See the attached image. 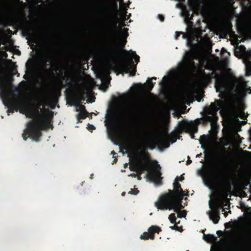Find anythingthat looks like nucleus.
I'll use <instances>...</instances> for the list:
<instances>
[{
    "label": "nucleus",
    "instance_id": "49",
    "mask_svg": "<svg viewBox=\"0 0 251 251\" xmlns=\"http://www.w3.org/2000/svg\"><path fill=\"white\" fill-rule=\"evenodd\" d=\"M250 192L251 194V185H250Z\"/></svg>",
    "mask_w": 251,
    "mask_h": 251
},
{
    "label": "nucleus",
    "instance_id": "4",
    "mask_svg": "<svg viewBox=\"0 0 251 251\" xmlns=\"http://www.w3.org/2000/svg\"><path fill=\"white\" fill-rule=\"evenodd\" d=\"M53 126L47 117L42 119L35 120L33 122L30 123L22 134L23 139L26 140L28 136H30L35 141H38L39 139L42 136L41 130H45Z\"/></svg>",
    "mask_w": 251,
    "mask_h": 251
},
{
    "label": "nucleus",
    "instance_id": "51",
    "mask_svg": "<svg viewBox=\"0 0 251 251\" xmlns=\"http://www.w3.org/2000/svg\"><path fill=\"white\" fill-rule=\"evenodd\" d=\"M163 79H164L166 78V76H164L163 77Z\"/></svg>",
    "mask_w": 251,
    "mask_h": 251
},
{
    "label": "nucleus",
    "instance_id": "28",
    "mask_svg": "<svg viewBox=\"0 0 251 251\" xmlns=\"http://www.w3.org/2000/svg\"><path fill=\"white\" fill-rule=\"evenodd\" d=\"M193 19V16H191L189 20H185V21L188 26L191 27L193 25V23L191 21Z\"/></svg>",
    "mask_w": 251,
    "mask_h": 251
},
{
    "label": "nucleus",
    "instance_id": "54",
    "mask_svg": "<svg viewBox=\"0 0 251 251\" xmlns=\"http://www.w3.org/2000/svg\"><path fill=\"white\" fill-rule=\"evenodd\" d=\"M192 63L193 65H194V62H193V61H192Z\"/></svg>",
    "mask_w": 251,
    "mask_h": 251
},
{
    "label": "nucleus",
    "instance_id": "52",
    "mask_svg": "<svg viewBox=\"0 0 251 251\" xmlns=\"http://www.w3.org/2000/svg\"><path fill=\"white\" fill-rule=\"evenodd\" d=\"M59 68H57L56 70H55V71H59Z\"/></svg>",
    "mask_w": 251,
    "mask_h": 251
},
{
    "label": "nucleus",
    "instance_id": "40",
    "mask_svg": "<svg viewBox=\"0 0 251 251\" xmlns=\"http://www.w3.org/2000/svg\"><path fill=\"white\" fill-rule=\"evenodd\" d=\"M192 163V161L190 159H188L186 162V164L189 165Z\"/></svg>",
    "mask_w": 251,
    "mask_h": 251
},
{
    "label": "nucleus",
    "instance_id": "29",
    "mask_svg": "<svg viewBox=\"0 0 251 251\" xmlns=\"http://www.w3.org/2000/svg\"><path fill=\"white\" fill-rule=\"evenodd\" d=\"M126 36L125 37V39L124 40L122 41L121 42V44H120V45L122 48L125 47V46L126 44V36H128V33L126 32Z\"/></svg>",
    "mask_w": 251,
    "mask_h": 251
},
{
    "label": "nucleus",
    "instance_id": "7",
    "mask_svg": "<svg viewBox=\"0 0 251 251\" xmlns=\"http://www.w3.org/2000/svg\"><path fill=\"white\" fill-rule=\"evenodd\" d=\"M117 23L115 22L110 26V36L113 41V44H110L102 49V52L109 56H113L117 55L118 50L116 45V41L118 39L120 31L117 29Z\"/></svg>",
    "mask_w": 251,
    "mask_h": 251
},
{
    "label": "nucleus",
    "instance_id": "11",
    "mask_svg": "<svg viewBox=\"0 0 251 251\" xmlns=\"http://www.w3.org/2000/svg\"><path fill=\"white\" fill-rule=\"evenodd\" d=\"M156 144L159 148H167L170 146V141L164 137L156 139Z\"/></svg>",
    "mask_w": 251,
    "mask_h": 251
},
{
    "label": "nucleus",
    "instance_id": "25",
    "mask_svg": "<svg viewBox=\"0 0 251 251\" xmlns=\"http://www.w3.org/2000/svg\"><path fill=\"white\" fill-rule=\"evenodd\" d=\"M137 112H138V117L139 119H141L143 118V114L144 113V109L142 106H138L137 107Z\"/></svg>",
    "mask_w": 251,
    "mask_h": 251
},
{
    "label": "nucleus",
    "instance_id": "20",
    "mask_svg": "<svg viewBox=\"0 0 251 251\" xmlns=\"http://www.w3.org/2000/svg\"><path fill=\"white\" fill-rule=\"evenodd\" d=\"M204 239L208 242H213L216 239V238L213 235L207 234L206 235H204Z\"/></svg>",
    "mask_w": 251,
    "mask_h": 251
},
{
    "label": "nucleus",
    "instance_id": "45",
    "mask_svg": "<svg viewBox=\"0 0 251 251\" xmlns=\"http://www.w3.org/2000/svg\"><path fill=\"white\" fill-rule=\"evenodd\" d=\"M117 159L115 158L114 159V160L113 161V164L117 162Z\"/></svg>",
    "mask_w": 251,
    "mask_h": 251
},
{
    "label": "nucleus",
    "instance_id": "34",
    "mask_svg": "<svg viewBox=\"0 0 251 251\" xmlns=\"http://www.w3.org/2000/svg\"><path fill=\"white\" fill-rule=\"evenodd\" d=\"M182 33L181 32L176 31V34H175V38L176 39H177L178 38V37H179L180 34H182Z\"/></svg>",
    "mask_w": 251,
    "mask_h": 251
},
{
    "label": "nucleus",
    "instance_id": "6",
    "mask_svg": "<svg viewBox=\"0 0 251 251\" xmlns=\"http://www.w3.org/2000/svg\"><path fill=\"white\" fill-rule=\"evenodd\" d=\"M215 78V87L217 91L225 90L227 85V79L225 75L215 73L213 72L210 74H206L203 71L201 73V81L205 85H208L212 82V79Z\"/></svg>",
    "mask_w": 251,
    "mask_h": 251
},
{
    "label": "nucleus",
    "instance_id": "36",
    "mask_svg": "<svg viewBox=\"0 0 251 251\" xmlns=\"http://www.w3.org/2000/svg\"><path fill=\"white\" fill-rule=\"evenodd\" d=\"M129 176H131L134 177H136L137 176V174L132 173L128 175Z\"/></svg>",
    "mask_w": 251,
    "mask_h": 251
},
{
    "label": "nucleus",
    "instance_id": "55",
    "mask_svg": "<svg viewBox=\"0 0 251 251\" xmlns=\"http://www.w3.org/2000/svg\"><path fill=\"white\" fill-rule=\"evenodd\" d=\"M154 149V147H152L151 148V149Z\"/></svg>",
    "mask_w": 251,
    "mask_h": 251
},
{
    "label": "nucleus",
    "instance_id": "21",
    "mask_svg": "<svg viewBox=\"0 0 251 251\" xmlns=\"http://www.w3.org/2000/svg\"><path fill=\"white\" fill-rule=\"evenodd\" d=\"M25 32L30 37H35L36 36V33L31 28H27L25 30Z\"/></svg>",
    "mask_w": 251,
    "mask_h": 251
},
{
    "label": "nucleus",
    "instance_id": "5",
    "mask_svg": "<svg viewBox=\"0 0 251 251\" xmlns=\"http://www.w3.org/2000/svg\"><path fill=\"white\" fill-rule=\"evenodd\" d=\"M123 55L126 59V61L116 65L114 66V71L117 75L129 73V75L134 76L136 72V68L135 66L132 65V60L134 58L135 61L138 63L139 62L140 57L136 54L135 51L132 50H123Z\"/></svg>",
    "mask_w": 251,
    "mask_h": 251
},
{
    "label": "nucleus",
    "instance_id": "14",
    "mask_svg": "<svg viewBox=\"0 0 251 251\" xmlns=\"http://www.w3.org/2000/svg\"><path fill=\"white\" fill-rule=\"evenodd\" d=\"M156 77H152L151 78H148L146 83L144 84V85L145 86L146 88V91L148 92H150L152 88L154 87V85L155 84L153 83L151 80H156Z\"/></svg>",
    "mask_w": 251,
    "mask_h": 251
},
{
    "label": "nucleus",
    "instance_id": "19",
    "mask_svg": "<svg viewBox=\"0 0 251 251\" xmlns=\"http://www.w3.org/2000/svg\"><path fill=\"white\" fill-rule=\"evenodd\" d=\"M88 112H79V113L76 115V118L77 120L80 122V120L85 119L88 116Z\"/></svg>",
    "mask_w": 251,
    "mask_h": 251
},
{
    "label": "nucleus",
    "instance_id": "27",
    "mask_svg": "<svg viewBox=\"0 0 251 251\" xmlns=\"http://www.w3.org/2000/svg\"><path fill=\"white\" fill-rule=\"evenodd\" d=\"M139 192V191L138 190L137 188H133L131 189L130 191L128 192V194L136 195H137Z\"/></svg>",
    "mask_w": 251,
    "mask_h": 251
},
{
    "label": "nucleus",
    "instance_id": "38",
    "mask_svg": "<svg viewBox=\"0 0 251 251\" xmlns=\"http://www.w3.org/2000/svg\"><path fill=\"white\" fill-rule=\"evenodd\" d=\"M111 154H112L113 155L114 158H116V156H115V155H116L117 153H116L114 151H111Z\"/></svg>",
    "mask_w": 251,
    "mask_h": 251
},
{
    "label": "nucleus",
    "instance_id": "41",
    "mask_svg": "<svg viewBox=\"0 0 251 251\" xmlns=\"http://www.w3.org/2000/svg\"><path fill=\"white\" fill-rule=\"evenodd\" d=\"M130 3H131L130 1L129 0H128V1H127V3H126V5H125V6H126V7H129V4H130Z\"/></svg>",
    "mask_w": 251,
    "mask_h": 251
},
{
    "label": "nucleus",
    "instance_id": "35",
    "mask_svg": "<svg viewBox=\"0 0 251 251\" xmlns=\"http://www.w3.org/2000/svg\"><path fill=\"white\" fill-rule=\"evenodd\" d=\"M250 181H251L250 179H249L248 180L245 181L244 182V185L246 186H248V184H250V183H251Z\"/></svg>",
    "mask_w": 251,
    "mask_h": 251
},
{
    "label": "nucleus",
    "instance_id": "1",
    "mask_svg": "<svg viewBox=\"0 0 251 251\" xmlns=\"http://www.w3.org/2000/svg\"><path fill=\"white\" fill-rule=\"evenodd\" d=\"M226 102L222 100H215L214 102L211 103L209 107L204 108L205 115L200 119H197L195 122H191L189 124H184L182 128L186 132L189 133L192 139L195 138L194 134L198 130V124H200L203 125H206L208 123H210L211 126H213L218 120L217 113L219 110H225Z\"/></svg>",
    "mask_w": 251,
    "mask_h": 251
},
{
    "label": "nucleus",
    "instance_id": "9",
    "mask_svg": "<svg viewBox=\"0 0 251 251\" xmlns=\"http://www.w3.org/2000/svg\"><path fill=\"white\" fill-rule=\"evenodd\" d=\"M220 210L218 207L213 208L211 211L208 212L209 218L214 224L218 223L220 219Z\"/></svg>",
    "mask_w": 251,
    "mask_h": 251
},
{
    "label": "nucleus",
    "instance_id": "39",
    "mask_svg": "<svg viewBox=\"0 0 251 251\" xmlns=\"http://www.w3.org/2000/svg\"><path fill=\"white\" fill-rule=\"evenodd\" d=\"M120 0V3L121 4L126 5V3H124V0Z\"/></svg>",
    "mask_w": 251,
    "mask_h": 251
},
{
    "label": "nucleus",
    "instance_id": "12",
    "mask_svg": "<svg viewBox=\"0 0 251 251\" xmlns=\"http://www.w3.org/2000/svg\"><path fill=\"white\" fill-rule=\"evenodd\" d=\"M161 228L157 226H151L149 228L148 231H149L151 236L150 239L153 240L154 239V234L159 233L161 231Z\"/></svg>",
    "mask_w": 251,
    "mask_h": 251
},
{
    "label": "nucleus",
    "instance_id": "24",
    "mask_svg": "<svg viewBox=\"0 0 251 251\" xmlns=\"http://www.w3.org/2000/svg\"><path fill=\"white\" fill-rule=\"evenodd\" d=\"M76 111L83 112H88L85 109V106L84 105L81 104H78L76 105Z\"/></svg>",
    "mask_w": 251,
    "mask_h": 251
},
{
    "label": "nucleus",
    "instance_id": "22",
    "mask_svg": "<svg viewBox=\"0 0 251 251\" xmlns=\"http://www.w3.org/2000/svg\"><path fill=\"white\" fill-rule=\"evenodd\" d=\"M181 209H180L177 212H176V213H177V217L179 218L185 217L186 216V214H187V212H186V210H183L181 211Z\"/></svg>",
    "mask_w": 251,
    "mask_h": 251
},
{
    "label": "nucleus",
    "instance_id": "26",
    "mask_svg": "<svg viewBox=\"0 0 251 251\" xmlns=\"http://www.w3.org/2000/svg\"><path fill=\"white\" fill-rule=\"evenodd\" d=\"M150 236L151 235L148 231V232H144L143 234L141 235L140 238L141 239L148 240L150 239Z\"/></svg>",
    "mask_w": 251,
    "mask_h": 251
},
{
    "label": "nucleus",
    "instance_id": "33",
    "mask_svg": "<svg viewBox=\"0 0 251 251\" xmlns=\"http://www.w3.org/2000/svg\"><path fill=\"white\" fill-rule=\"evenodd\" d=\"M170 228L173 230H179V227H178V226L176 225H174L173 226H170Z\"/></svg>",
    "mask_w": 251,
    "mask_h": 251
},
{
    "label": "nucleus",
    "instance_id": "57",
    "mask_svg": "<svg viewBox=\"0 0 251 251\" xmlns=\"http://www.w3.org/2000/svg\"><path fill=\"white\" fill-rule=\"evenodd\" d=\"M41 105H42V104H40L39 105V106H41Z\"/></svg>",
    "mask_w": 251,
    "mask_h": 251
},
{
    "label": "nucleus",
    "instance_id": "15",
    "mask_svg": "<svg viewBox=\"0 0 251 251\" xmlns=\"http://www.w3.org/2000/svg\"><path fill=\"white\" fill-rule=\"evenodd\" d=\"M129 169L131 171H134V172H139V170L142 171H145L147 170L148 171L149 170V167L148 165H145L143 166H138L137 165H134V166H130Z\"/></svg>",
    "mask_w": 251,
    "mask_h": 251
},
{
    "label": "nucleus",
    "instance_id": "2",
    "mask_svg": "<svg viewBox=\"0 0 251 251\" xmlns=\"http://www.w3.org/2000/svg\"><path fill=\"white\" fill-rule=\"evenodd\" d=\"M173 187L174 190H169L168 193L160 196L158 201L155 202V206L158 209H173L174 212H177L184 207L182 205V201L184 196L188 195V191L185 193L180 184L177 181L174 182Z\"/></svg>",
    "mask_w": 251,
    "mask_h": 251
},
{
    "label": "nucleus",
    "instance_id": "47",
    "mask_svg": "<svg viewBox=\"0 0 251 251\" xmlns=\"http://www.w3.org/2000/svg\"><path fill=\"white\" fill-rule=\"evenodd\" d=\"M237 178V176H236V175L235 174V173H234V178Z\"/></svg>",
    "mask_w": 251,
    "mask_h": 251
},
{
    "label": "nucleus",
    "instance_id": "17",
    "mask_svg": "<svg viewBox=\"0 0 251 251\" xmlns=\"http://www.w3.org/2000/svg\"><path fill=\"white\" fill-rule=\"evenodd\" d=\"M106 120L110 125H114L115 122V117L112 113H111L107 116Z\"/></svg>",
    "mask_w": 251,
    "mask_h": 251
},
{
    "label": "nucleus",
    "instance_id": "31",
    "mask_svg": "<svg viewBox=\"0 0 251 251\" xmlns=\"http://www.w3.org/2000/svg\"><path fill=\"white\" fill-rule=\"evenodd\" d=\"M144 171H142V170H139V172H137V176L136 177H137V178L138 180H141V175L142 174V173H143Z\"/></svg>",
    "mask_w": 251,
    "mask_h": 251
},
{
    "label": "nucleus",
    "instance_id": "30",
    "mask_svg": "<svg viewBox=\"0 0 251 251\" xmlns=\"http://www.w3.org/2000/svg\"><path fill=\"white\" fill-rule=\"evenodd\" d=\"M184 179V176H181L179 177H176L175 179V181L178 182V181H182Z\"/></svg>",
    "mask_w": 251,
    "mask_h": 251
},
{
    "label": "nucleus",
    "instance_id": "46",
    "mask_svg": "<svg viewBox=\"0 0 251 251\" xmlns=\"http://www.w3.org/2000/svg\"><path fill=\"white\" fill-rule=\"evenodd\" d=\"M127 165H128L127 163H126V164H125V165H124V168H126L127 167Z\"/></svg>",
    "mask_w": 251,
    "mask_h": 251
},
{
    "label": "nucleus",
    "instance_id": "32",
    "mask_svg": "<svg viewBox=\"0 0 251 251\" xmlns=\"http://www.w3.org/2000/svg\"><path fill=\"white\" fill-rule=\"evenodd\" d=\"M158 18L162 22H164V17L162 15L158 14Z\"/></svg>",
    "mask_w": 251,
    "mask_h": 251
},
{
    "label": "nucleus",
    "instance_id": "16",
    "mask_svg": "<svg viewBox=\"0 0 251 251\" xmlns=\"http://www.w3.org/2000/svg\"><path fill=\"white\" fill-rule=\"evenodd\" d=\"M119 119L122 122L120 127L123 129H126L127 126L126 124V117L124 115H122L119 117Z\"/></svg>",
    "mask_w": 251,
    "mask_h": 251
},
{
    "label": "nucleus",
    "instance_id": "37",
    "mask_svg": "<svg viewBox=\"0 0 251 251\" xmlns=\"http://www.w3.org/2000/svg\"><path fill=\"white\" fill-rule=\"evenodd\" d=\"M95 128V127H94V126L93 125H89L88 129L89 130H90V129H94Z\"/></svg>",
    "mask_w": 251,
    "mask_h": 251
},
{
    "label": "nucleus",
    "instance_id": "48",
    "mask_svg": "<svg viewBox=\"0 0 251 251\" xmlns=\"http://www.w3.org/2000/svg\"><path fill=\"white\" fill-rule=\"evenodd\" d=\"M224 215H225V217H226V216H227V213H226V212H225V213H224Z\"/></svg>",
    "mask_w": 251,
    "mask_h": 251
},
{
    "label": "nucleus",
    "instance_id": "10",
    "mask_svg": "<svg viewBox=\"0 0 251 251\" xmlns=\"http://www.w3.org/2000/svg\"><path fill=\"white\" fill-rule=\"evenodd\" d=\"M161 167L159 165L157 164L153 169L151 172L149 173V176L151 179L155 182H157L159 178L161 176V173L160 172Z\"/></svg>",
    "mask_w": 251,
    "mask_h": 251
},
{
    "label": "nucleus",
    "instance_id": "50",
    "mask_svg": "<svg viewBox=\"0 0 251 251\" xmlns=\"http://www.w3.org/2000/svg\"><path fill=\"white\" fill-rule=\"evenodd\" d=\"M69 67H68V65H67V66L65 68V69H67V70L68 69Z\"/></svg>",
    "mask_w": 251,
    "mask_h": 251
},
{
    "label": "nucleus",
    "instance_id": "3",
    "mask_svg": "<svg viewBox=\"0 0 251 251\" xmlns=\"http://www.w3.org/2000/svg\"><path fill=\"white\" fill-rule=\"evenodd\" d=\"M214 162L216 164H220V167L216 168L217 171H220V178L221 180L224 183V188L227 191H230L231 188V185L234 184L233 177H231L229 176V174L227 173L230 170L231 165L233 161L228 155L225 151H219L217 152V155L214 158Z\"/></svg>",
    "mask_w": 251,
    "mask_h": 251
},
{
    "label": "nucleus",
    "instance_id": "23",
    "mask_svg": "<svg viewBox=\"0 0 251 251\" xmlns=\"http://www.w3.org/2000/svg\"><path fill=\"white\" fill-rule=\"evenodd\" d=\"M168 218H169V220H170V222L172 224H177L176 222V218L175 214H174V213L171 214L169 216Z\"/></svg>",
    "mask_w": 251,
    "mask_h": 251
},
{
    "label": "nucleus",
    "instance_id": "13",
    "mask_svg": "<svg viewBox=\"0 0 251 251\" xmlns=\"http://www.w3.org/2000/svg\"><path fill=\"white\" fill-rule=\"evenodd\" d=\"M70 72L69 70H67L64 74L63 72H60V74L59 75L60 79L58 82V85L60 87L63 86V81L68 80V77L69 75L70 74Z\"/></svg>",
    "mask_w": 251,
    "mask_h": 251
},
{
    "label": "nucleus",
    "instance_id": "44",
    "mask_svg": "<svg viewBox=\"0 0 251 251\" xmlns=\"http://www.w3.org/2000/svg\"><path fill=\"white\" fill-rule=\"evenodd\" d=\"M29 68H30V69L31 70V71H32L33 70V66H30Z\"/></svg>",
    "mask_w": 251,
    "mask_h": 251
},
{
    "label": "nucleus",
    "instance_id": "18",
    "mask_svg": "<svg viewBox=\"0 0 251 251\" xmlns=\"http://www.w3.org/2000/svg\"><path fill=\"white\" fill-rule=\"evenodd\" d=\"M168 136L170 139V141L172 144L176 142L177 139L176 134L173 132H172L170 134H168ZM180 137V136H179L178 139H179Z\"/></svg>",
    "mask_w": 251,
    "mask_h": 251
},
{
    "label": "nucleus",
    "instance_id": "43",
    "mask_svg": "<svg viewBox=\"0 0 251 251\" xmlns=\"http://www.w3.org/2000/svg\"><path fill=\"white\" fill-rule=\"evenodd\" d=\"M121 195L122 196H125L126 195V192H122Z\"/></svg>",
    "mask_w": 251,
    "mask_h": 251
},
{
    "label": "nucleus",
    "instance_id": "42",
    "mask_svg": "<svg viewBox=\"0 0 251 251\" xmlns=\"http://www.w3.org/2000/svg\"><path fill=\"white\" fill-rule=\"evenodd\" d=\"M250 239H251V240H249L250 242H249V245L250 246V247H251V238Z\"/></svg>",
    "mask_w": 251,
    "mask_h": 251
},
{
    "label": "nucleus",
    "instance_id": "56",
    "mask_svg": "<svg viewBox=\"0 0 251 251\" xmlns=\"http://www.w3.org/2000/svg\"><path fill=\"white\" fill-rule=\"evenodd\" d=\"M162 83H163V82H161L160 83V84H162Z\"/></svg>",
    "mask_w": 251,
    "mask_h": 251
},
{
    "label": "nucleus",
    "instance_id": "53",
    "mask_svg": "<svg viewBox=\"0 0 251 251\" xmlns=\"http://www.w3.org/2000/svg\"><path fill=\"white\" fill-rule=\"evenodd\" d=\"M201 155V154H199V155H198L197 156H200V155Z\"/></svg>",
    "mask_w": 251,
    "mask_h": 251
},
{
    "label": "nucleus",
    "instance_id": "8",
    "mask_svg": "<svg viewBox=\"0 0 251 251\" xmlns=\"http://www.w3.org/2000/svg\"><path fill=\"white\" fill-rule=\"evenodd\" d=\"M27 103V101L24 100H15L10 99L8 102L9 108L7 111V114L9 115L10 113H13L14 111H17L20 107L26 109Z\"/></svg>",
    "mask_w": 251,
    "mask_h": 251
}]
</instances>
